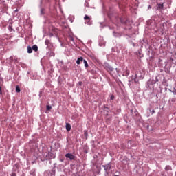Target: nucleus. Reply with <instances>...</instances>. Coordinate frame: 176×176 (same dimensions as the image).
Instances as JSON below:
<instances>
[{
    "mask_svg": "<svg viewBox=\"0 0 176 176\" xmlns=\"http://www.w3.org/2000/svg\"><path fill=\"white\" fill-rule=\"evenodd\" d=\"M84 20L85 21V24H87L88 25H91V19L88 15H85L84 17Z\"/></svg>",
    "mask_w": 176,
    "mask_h": 176,
    "instance_id": "1",
    "label": "nucleus"
},
{
    "mask_svg": "<svg viewBox=\"0 0 176 176\" xmlns=\"http://www.w3.org/2000/svg\"><path fill=\"white\" fill-rule=\"evenodd\" d=\"M65 157L66 159H69V160H75V155L72 153H67Z\"/></svg>",
    "mask_w": 176,
    "mask_h": 176,
    "instance_id": "2",
    "label": "nucleus"
},
{
    "mask_svg": "<svg viewBox=\"0 0 176 176\" xmlns=\"http://www.w3.org/2000/svg\"><path fill=\"white\" fill-rule=\"evenodd\" d=\"M83 57H80L78 58L77 60H76V64H78L79 65V64H80V63H83Z\"/></svg>",
    "mask_w": 176,
    "mask_h": 176,
    "instance_id": "3",
    "label": "nucleus"
},
{
    "mask_svg": "<svg viewBox=\"0 0 176 176\" xmlns=\"http://www.w3.org/2000/svg\"><path fill=\"white\" fill-rule=\"evenodd\" d=\"M66 130L67 131H71V124L66 123Z\"/></svg>",
    "mask_w": 176,
    "mask_h": 176,
    "instance_id": "4",
    "label": "nucleus"
},
{
    "mask_svg": "<svg viewBox=\"0 0 176 176\" xmlns=\"http://www.w3.org/2000/svg\"><path fill=\"white\" fill-rule=\"evenodd\" d=\"M82 63H84V65L85 67V68H89V64L87 63V60H83Z\"/></svg>",
    "mask_w": 176,
    "mask_h": 176,
    "instance_id": "5",
    "label": "nucleus"
},
{
    "mask_svg": "<svg viewBox=\"0 0 176 176\" xmlns=\"http://www.w3.org/2000/svg\"><path fill=\"white\" fill-rule=\"evenodd\" d=\"M32 50H34V52H37L38 51V45H34L32 46Z\"/></svg>",
    "mask_w": 176,
    "mask_h": 176,
    "instance_id": "6",
    "label": "nucleus"
},
{
    "mask_svg": "<svg viewBox=\"0 0 176 176\" xmlns=\"http://www.w3.org/2000/svg\"><path fill=\"white\" fill-rule=\"evenodd\" d=\"M28 53H32V47L28 46Z\"/></svg>",
    "mask_w": 176,
    "mask_h": 176,
    "instance_id": "7",
    "label": "nucleus"
},
{
    "mask_svg": "<svg viewBox=\"0 0 176 176\" xmlns=\"http://www.w3.org/2000/svg\"><path fill=\"white\" fill-rule=\"evenodd\" d=\"M45 43L47 45V46H49V45H50V40L46 39Z\"/></svg>",
    "mask_w": 176,
    "mask_h": 176,
    "instance_id": "8",
    "label": "nucleus"
},
{
    "mask_svg": "<svg viewBox=\"0 0 176 176\" xmlns=\"http://www.w3.org/2000/svg\"><path fill=\"white\" fill-rule=\"evenodd\" d=\"M107 70L109 72H111L112 71H113V68L112 67H107Z\"/></svg>",
    "mask_w": 176,
    "mask_h": 176,
    "instance_id": "9",
    "label": "nucleus"
},
{
    "mask_svg": "<svg viewBox=\"0 0 176 176\" xmlns=\"http://www.w3.org/2000/svg\"><path fill=\"white\" fill-rule=\"evenodd\" d=\"M16 93H20L21 91L20 87H19V85L16 87Z\"/></svg>",
    "mask_w": 176,
    "mask_h": 176,
    "instance_id": "10",
    "label": "nucleus"
},
{
    "mask_svg": "<svg viewBox=\"0 0 176 176\" xmlns=\"http://www.w3.org/2000/svg\"><path fill=\"white\" fill-rule=\"evenodd\" d=\"M163 4H159L157 6V9H163Z\"/></svg>",
    "mask_w": 176,
    "mask_h": 176,
    "instance_id": "11",
    "label": "nucleus"
},
{
    "mask_svg": "<svg viewBox=\"0 0 176 176\" xmlns=\"http://www.w3.org/2000/svg\"><path fill=\"white\" fill-rule=\"evenodd\" d=\"M52 109V106L47 105V111H50Z\"/></svg>",
    "mask_w": 176,
    "mask_h": 176,
    "instance_id": "12",
    "label": "nucleus"
},
{
    "mask_svg": "<svg viewBox=\"0 0 176 176\" xmlns=\"http://www.w3.org/2000/svg\"><path fill=\"white\" fill-rule=\"evenodd\" d=\"M135 83H137L138 81H137V75L135 76V78L133 79Z\"/></svg>",
    "mask_w": 176,
    "mask_h": 176,
    "instance_id": "13",
    "label": "nucleus"
},
{
    "mask_svg": "<svg viewBox=\"0 0 176 176\" xmlns=\"http://www.w3.org/2000/svg\"><path fill=\"white\" fill-rule=\"evenodd\" d=\"M172 91V93H173L174 94H176V89H175V88H173V89L172 91Z\"/></svg>",
    "mask_w": 176,
    "mask_h": 176,
    "instance_id": "14",
    "label": "nucleus"
},
{
    "mask_svg": "<svg viewBox=\"0 0 176 176\" xmlns=\"http://www.w3.org/2000/svg\"><path fill=\"white\" fill-rule=\"evenodd\" d=\"M126 75H129L130 74V70L126 69Z\"/></svg>",
    "mask_w": 176,
    "mask_h": 176,
    "instance_id": "15",
    "label": "nucleus"
},
{
    "mask_svg": "<svg viewBox=\"0 0 176 176\" xmlns=\"http://www.w3.org/2000/svg\"><path fill=\"white\" fill-rule=\"evenodd\" d=\"M110 100H115V96L112 95V96L110 97Z\"/></svg>",
    "mask_w": 176,
    "mask_h": 176,
    "instance_id": "16",
    "label": "nucleus"
},
{
    "mask_svg": "<svg viewBox=\"0 0 176 176\" xmlns=\"http://www.w3.org/2000/svg\"><path fill=\"white\" fill-rule=\"evenodd\" d=\"M0 94H2V87H0Z\"/></svg>",
    "mask_w": 176,
    "mask_h": 176,
    "instance_id": "17",
    "label": "nucleus"
},
{
    "mask_svg": "<svg viewBox=\"0 0 176 176\" xmlns=\"http://www.w3.org/2000/svg\"><path fill=\"white\" fill-rule=\"evenodd\" d=\"M152 113H155V110H153V111H152Z\"/></svg>",
    "mask_w": 176,
    "mask_h": 176,
    "instance_id": "18",
    "label": "nucleus"
},
{
    "mask_svg": "<svg viewBox=\"0 0 176 176\" xmlns=\"http://www.w3.org/2000/svg\"><path fill=\"white\" fill-rule=\"evenodd\" d=\"M41 13H43V10H41Z\"/></svg>",
    "mask_w": 176,
    "mask_h": 176,
    "instance_id": "19",
    "label": "nucleus"
},
{
    "mask_svg": "<svg viewBox=\"0 0 176 176\" xmlns=\"http://www.w3.org/2000/svg\"><path fill=\"white\" fill-rule=\"evenodd\" d=\"M166 169L167 170V169H168V168L166 167Z\"/></svg>",
    "mask_w": 176,
    "mask_h": 176,
    "instance_id": "20",
    "label": "nucleus"
},
{
    "mask_svg": "<svg viewBox=\"0 0 176 176\" xmlns=\"http://www.w3.org/2000/svg\"><path fill=\"white\" fill-rule=\"evenodd\" d=\"M166 169L167 170V169H168V168L166 167Z\"/></svg>",
    "mask_w": 176,
    "mask_h": 176,
    "instance_id": "21",
    "label": "nucleus"
}]
</instances>
